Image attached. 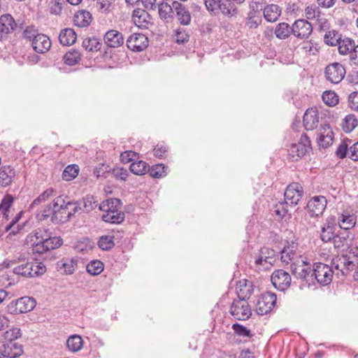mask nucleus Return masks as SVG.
<instances>
[{
	"mask_svg": "<svg viewBox=\"0 0 358 358\" xmlns=\"http://www.w3.org/2000/svg\"><path fill=\"white\" fill-rule=\"evenodd\" d=\"M25 260V255H20L10 260H6L3 264L7 268L16 265L13 267V273L24 278L38 277L45 273L46 267L42 262Z\"/></svg>",
	"mask_w": 358,
	"mask_h": 358,
	"instance_id": "f257e3e1",
	"label": "nucleus"
},
{
	"mask_svg": "<svg viewBox=\"0 0 358 358\" xmlns=\"http://www.w3.org/2000/svg\"><path fill=\"white\" fill-rule=\"evenodd\" d=\"M48 230L38 229L35 231L34 236L36 242L32 244V251L34 254L42 255L49 250L59 248L63 240L60 237H51Z\"/></svg>",
	"mask_w": 358,
	"mask_h": 358,
	"instance_id": "f03ea898",
	"label": "nucleus"
},
{
	"mask_svg": "<svg viewBox=\"0 0 358 358\" xmlns=\"http://www.w3.org/2000/svg\"><path fill=\"white\" fill-rule=\"evenodd\" d=\"M334 271L332 266L321 262L315 263L313 268L311 280H316L322 286L329 285L333 278Z\"/></svg>",
	"mask_w": 358,
	"mask_h": 358,
	"instance_id": "7ed1b4c3",
	"label": "nucleus"
},
{
	"mask_svg": "<svg viewBox=\"0 0 358 358\" xmlns=\"http://www.w3.org/2000/svg\"><path fill=\"white\" fill-rule=\"evenodd\" d=\"M73 205V201H65L62 196L55 199L56 211L51 217V222L61 224L68 222L71 219V213H69V207Z\"/></svg>",
	"mask_w": 358,
	"mask_h": 358,
	"instance_id": "20e7f679",
	"label": "nucleus"
},
{
	"mask_svg": "<svg viewBox=\"0 0 358 358\" xmlns=\"http://www.w3.org/2000/svg\"><path fill=\"white\" fill-rule=\"evenodd\" d=\"M312 149L311 141L303 133L297 143H292L288 149V155L292 161H298Z\"/></svg>",
	"mask_w": 358,
	"mask_h": 358,
	"instance_id": "39448f33",
	"label": "nucleus"
},
{
	"mask_svg": "<svg viewBox=\"0 0 358 358\" xmlns=\"http://www.w3.org/2000/svg\"><path fill=\"white\" fill-rule=\"evenodd\" d=\"M36 305V302L34 298L24 296L12 301L7 306V311L13 315L25 313L31 311Z\"/></svg>",
	"mask_w": 358,
	"mask_h": 358,
	"instance_id": "423d86ee",
	"label": "nucleus"
},
{
	"mask_svg": "<svg viewBox=\"0 0 358 358\" xmlns=\"http://www.w3.org/2000/svg\"><path fill=\"white\" fill-rule=\"evenodd\" d=\"M230 314L237 320H246L252 315L248 302L243 299H234L230 307Z\"/></svg>",
	"mask_w": 358,
	"mask_h": 358,
	"instance_id": "0eeeda50",
	"label": "nucleus"
},
{
	"mask_svg": "<svg viewBox=\"0 0 358 358\" xmlns=\"http://www.w3.org/2000/svg\"><path fill=\"white\" fill-rule=\"evenodd\" d=\"M338 222L334 215L327 217L322 223L320 237L322 242L329 243L335 238Z\"/></svg>",
	"mask_w": 358,
	"mask_h": 358,
	"instance_id": "6e6552de",
	"label": "nucleus"
},
{
	"mask_svg": "<svg viewBox=\"0 0 358 358\" xmlns=\"http://www.w3.org/2000/svg\"><path fill=\"white\" fill-rule=\"evenodd\" d=\"M277 297L275 294L267 292L262 294L257 302V313L264 315L271 312L275 305Z\"/></svg>",
	"mask_w": 358,
	"mask_h": 358,
	"instance_id": "1a4fd4ad",
	"label": "nucleus"
},
{
	"mask_svg": "<svg viewBox=\"0 0 358 358\" xmlns=\"http://www.w3.org/2000/svg\"><path fill=\"white\" fill-rule=\"evenodd\" d=\"M324 75L329 82L338 84L345 77V69L340 63L334 62L325 68Z\"/></svg>",
	"mask_w": 358,
	"mask_h": 358,
	"instance_id": "9d476101",
	"label": "nucleus"
},
{
	"mask_svg": "<svg viewBox=\"0 0 358 358\" xmlns=\"http://www.w3.org/2000/svg\"><path fill=\"white\" fill-rule=\"evenodd\" d=\"M292 35L298 39H307L313 32V26L308 20L298 19L292 24Z\"/></svg>",
	"mask_w": 358,
	"mask_h": 358,
	"instance_id": "9b49d317",
	"label": "nucleus"
},
{
	"mask_svg": "<svg viewBox=\"0 0 358 358\" xmlns=\"http://www.w3.org/2000/svg\"><path fill=\"white\" fill-rule=\"evenodd\" d=\"M271 280L278 290L284 292L289 287L292 278L288 272L278 269L272 273Z\"/></svg>",
	"mask_w": 358,
	"mask_h": 358,
	"instance_id": "f8f14e48",
	"label": "nucleus"
},
{
	"mask_svg": "<svg viewBox=\"0 0 358 358\" xmlns=\"http://www.w3.org/2000/svg\"><path fill=\"white\" fill-rule=\"evenodd\" d=\"M303 195V189L301 184L292 182L289 184L285 191V200L291 205H296Z\"/></svg>",
	"mask_w": 358,
	"mask_h": 358,
	"instance_id": "ddd939ff",
	"label": "nucleus"
},
{
	"mask_svg": "<svg viewBox=\"0 0 358 358\" xmlns=\"http://www.w3.org/2000/svg\"><path fill=\"white\" fill-rule=\"evenodd\" d=\"M327 204L325 196H313L307 204L308 213L311 217H319L323 214Z\"/></svg>",
	"mask_w": 358,
	"mask_h": 358,
	"instance_id": "4468645a",
	"label": "nucleus"
},
{
	"mask_svg": "<svg viewBox=\"0 0 358 358\" xmlns=\"http://www.w3.org/2000/svg\"><path fill=\"white\" fill-rule=\"evenodd\" d=\"M23 353V346L15 341L4 342L0 349V358H17Z\"/></svg>",
	"mask_w": 358,
	"mask_h": 358,
	"instance_id": "2eb2a0df",
	"label": "nucleus"
},
{
	"mask_svg": "<svg viewBox=\"0 0 358 358\" xmlns=\"http://www.w3.org/2000/svg\"><path fill=\"white\" fill-rule=\"evenodd\" d=\"M127 48L134 52H141L148 45V39L143 34H133L126 41Z\"/></svg>",
	"mask_w": 358,
	"mask_h": 358,
	"instance_id": "dca6fc26",
	"label": "nucleus"
},
{
	"mask_svg": "<svg viewBox=\"0 0 358 358\" xmlns=\"http://www.w3.org/2000/svg\"><path fill=\"white\" fill-rule=\"evenodd\" d=\"M291 271L296 278L301 279L310 284L309 281L311 280L310 275H312L313 268L306 262L302 261L301 264H292Z\"/></svg>",
	"mask_w": 358,
	"mask_h": 358,
	"instance_id": "f3484780",
	"label": "nucleus"
},
{
	"mask_svg": "<svg viewBox=\"0 0 358 358\" xmlns=\"http://www.w3.org/2000/svg\"><path fill=\"white\" fill-rule=\"evenodd\" d=\"M319 112L315 108H308L303 117V124L306 130L312 131L316 129L319 124Z\"/></svg>",
	"mask_w": 358,
	"mask_h": 358,
	"instance_id": "a211bd4d",
	"label": "nucleus"
},
{
	"mask_svg": "<svg viewBox=\"0 0 358 358\" xmlns=\"http://www.w3.org/2000/svg\"><path fill=\"white\" fill-rule=\"evenodd\" d=\"M103 41L108 47L117 48L124 44V38L119 31L110 29L104 34Z\"/></svg>",
	"mask_w": 358,
	"mask_h": 358,
	"instance_id": "6ab92c4d",
	"label": "nucleus"
},
{
	"mask_svg": "<svg viewBox=\"0 0 358 358\" xmlns=\"http://www.w3.org/2000/svg\"><path fill=\"white\" fill-rule=\"evenodd\" d=\"M174 12L178 22L183 26H187L191 22L192 16L188 8L182 3L174 1Z\"/></svg>",
	"mask_w": 358,
	"mask_h": 358,
	"instance_id": "aec40b11",
	"label": "nucleus"
},
{
	"mask_svg": "<svg viewBox=\"0 0 358 358\" xmlns=\"http://www.w3.org/2000/svg\"><path fill=\"white\" fill-rule=\"evenodd\" d=\"M132 17L134 23L142 29H148L153 24L151 15L145 10H134Z\"/></svg>",
	"mask_w": 358,
	"mask_h": 358,
	"instance_id": "412c9836",
	"label": "nucleus"
},
{
	"mask_svg": "<svg viewBox=\"0 0 358 358\" xmlns=\"http://www.w3.org/2000/svg\"><path fill=\"white\" fill-rule=\"evenodd\" d=\"M31 47L37 53L44 54L50 50L51 41L47 35L40 33L31 42Z\"/></svg>",
	"mask_w": 358,
	"mask_h": 358,
	"instance_id": "4be33fe9",
	"label": "nucleus"
},
{
	"mask_svg": "<svg viewBox=\"0 0 358 358\" xmlns=\"http://www.w3.org/2000/svg\"><path fill=\"white\" fill-rule=\"evenodd\" d=\"M276 252L274 250L263 247L259 250V256L255 259V263L257 266L259 265H272L275 261Z\"/></svg>",
	"mask_w": 358,
	"mask_h": 358,
	"instance_id": "5701e85b",
	"label": "nucleus"
},
{
	"mask_svg": "<svg viewBox=\"0 0 358 358\" xmlns=\"http://www.w3.org/2000/svg\"><path fill=\"white\" fill-rule=\"evenodd\" d=\"M298 249V243L296 241L292 240L286 241L283 249L281 250V260L282 262L288 264L296 255V250Z\"/></svg>",
	"mask_w": 358,
	"mask_h": 358,
	"instance_id": "b1692460",
	"label": "nucleus"
},
{
	"mask_svg": "<svg viewBox=\"0 0 358 358\" xmlns=\"http://www.w3.org/2000/svg\"><path fill=\"white\" fill-rule=\"evenodd\" d=\"M17 24L10 14H4L0 17V41L3 35H7L14 31Z\"/></svg>",
	"mask_w": 358,
	"mask_h": 358,
	"instance_id": "393cba45",
	"label": "nucleus"
},
{
	"mask_svg": "<svg viewBox=\"0 0 358 358\" xmlns=\"http://www.w3.org/2000/svg\"><path fill=\"white\" fill-rule=\"evenodd\" d=\"M157 8L159 17L164 22H169L173 19V13L175 10L173 8V1L172 2V5L164 1L159 2L157 4Z\"/></svg>",
	"mask_w": 358,
	"mask_h": 358,
	"instance_id": "a878e982",
	"label": "nucleus"
},
{
	"mask_svg": "<svg viewBox=\"0 0 358 358\" xmlns=\"http://www.w3.org/2000/svg\"><path fill=\"white\" fill-rule=\"evenodd\" d=\"M15 176V169L10 166H3L0 168V186H9Z\"/></svg>",
	"mask_w": 358,
	"mask_h": 358,
	"instance_id": "bb28decb",
	"label": "nucleus"
},
{
	"mask_svg": "<svg viewBox=\"0 0 358 358\" xmlns=\"http://www.w3.org/2000/svg\"><path fill=\"white\" fill-rule=\"evenodd\" d=\"M124 213L117 210L115 211L106 210V212L102 215L103 221L110 224H120L124 220Z\"/></svg>",
	"mask_w": 358,
	"mask_h": 358,
	"instance_id": "cd10ccee",
	"label": "nucleus"
},
{
	"mask_svg": "<svg viewBox=\"0 0 358 358\" xmlns=\"http://www.w3.org/2000/svg\"><path fill=\"white\" fill-rule=\"evenodd\" d=\"M77 262L78 260L74 258L63 259L57 262V269L59 271L64 274H72L74 272L76 267L77 266Z\"/></svg>",
	"mask_w": 358,
	"mask_h": 358,
	"instance_id": "c85d7f7f",
	"label": "nucleus"
},
{
	"mask_svg": "<svg viewBox=\"0 0 358 358\" xmlns=\"http://www.w3.org/2000/svg\"><path fill=\"white\" fill-rule=\"evenodd\" d=\"M324 133H321L317 138V143L320 147L326 148L332 144L334 141V132L329 124H324L323 127Z\"/></svg>",
	"mask_w": 358,
	"mask_h": 358,
	"instance_id": "c756f323",
	"label": "nucleus"
},
{
	"mask_svg": "<svg viewBox=\"0 0 358 358\" xmlns=\"http://www.w3.org/2000/svg\"><path fill=\"white\" fill-rule=\"evenodd\" d=\"M92 15L89 11L82 10L76 12L73 16V23L79 27H86L91 23Z\"/></svg>",
	"mask_w": 358,
	"mask_h": 358,
	"instance_id": "7c9ffc66",
	"label": "nucleus"
},
{
	"mask_svg": "<svg viewBox=\"0 0 358 358\" xmlns=\"http://www.w3.org/2000/svg\"><path fill=\"white\" fill-rule=\"evenodd\" d=\"M252 283L244 280L243 281H239V283L236 287V293L238 299L246 300L250 298L253 289L252 288Z\"/></svg>",
	"mask_w": 358,
	"mask_h": 358,
	"instance_id": "2f4dec72",
	"label": "nucleus"
},
{
	"mask_svg": "<svg viewBox=\"0 0 358 358\" xmlns=\"http://www.w3.org/2000/svg\"><path fill=\"white\" fill-rule=\"evenodd\" d=\"M76 34L71 28H65L62 29L59 35V40L63 45H73L76 41Z\"/></svg>",
	"mask_w": 358,
	"mask_h": 358,
	"instance_id": "473e14b6",
	"label": "nucleus"
},
{
	"mask_svg": "<svg viewBox=\"0 0 358 358\" xmlns=\"http://www.w3.org/2000/svg\"><path fill=\"white\" fill-rule=\"evenodd\" d=\"M281 15L280 8L275 4L266 6L264 9V17L268 22H275Z\"/></svg>",
	"mask_w": 358,
	"mask_h": 358,
	"instance_id": "72a5a7b5",
	"label": "nucleus"
},
{
	"mask_svg": "<svg viewBox=\"0 0 358 358\" xmlns=\"http://www.w3.org/2000/svg\"><path fill=\"white\" fill-rule=\"evenodd\" d=\"M84 341L78 334L70 336L66 340V348L71 352H77L83 348Z\"/></svg>",
	"mask_w": 358,
	"mask_h": 358,
	"instance_id": "f704fd0d",
	"label": "nucleus"
},
{
	"mask_svg": "<svg viewBox=\"0 0 358 358\" xmlns=\"http://www.w3.org/2000/svg\"><path fill=\"white\" fill-rule=\"evenodd\" d=\"M274 33L278 39L285 40L292 35V26L287 22H280L276 25Z\"/></svg>",
	"mask_w": 358,
	"mask_h": 358,
	"instance_id": "c9c22d12",
	"label": "nucleus"
},
{
	"mask_svg": "<svg viewBox=\"0 0 358 358\" xmlns=\"http://www.w3.org/2000/svg\"><path fill=\"white\" fill-rule=\"evenodd\" d=\"M219 10L226 16H234L237 14L238 10L231 0H220Z\"/></svg>",
	"mask_w": 358,
	"mask_h": 358,
	"instance_id": "e433bc0d",
	"label": "nucleus"
},
{
	"mask_svg": "<svg viewBox=\"0 0 358 358\" xmlns=\"http://www.w3.org/2000/svg\"><path fill=\"white\" fill-rule=\"evenodd\" d=\"M352 240L351 234L348 230H343V231L336 232L335 238L332 240V242L336 248H341L345 245H348V241Z\"/></svg>",
	"mask_w": 358,
	"mask_h": 358,
	"instance_id": "4c0bfd02",
	"label": "nucleus"
},
{
	"mask_svg": "<svg viewBox=\"0 0 358 358\" xmlns=\"http://www.w3.org/2000/svg\"><path fill=\"white\" fill-rule=\"evenodd\" d=\"M341 229L343 230H349L355 227L356 224V217L353 214L350 213H344L339 217L338 222Z\"/></svg>",
	"mask_w": 358,
	"mask_h": 358,
	"instance_id": "58836bf2",
	"label": "nucleus"
},
{
	"mask_svg": "<svg viewBox=\"0 0 358 358\" xmlns=\"http://www.w3.org/2000/svg\"><path fill=\"white\" fill-rule=\"evenodd\" d=\"M55 211H56V207L55 206V199L50 203L45 205L43 209L37 212L36 214V219L38 221H44L48 218H50L53 216Z\"/></svg>",
	"mask_w": 358,
	"mask_h": 358,
	"instance_id": "ea45409f",
	"label": "nucleus"
},
{
	"mask_svg": "<svg viewBox=\"0 0 358 358\" xmlns=\"http://www.w3.org/2000/svg\"><path fill=\"white\" fill-rule=\"evenodd\" d=\"M78 205L82 207V212L90 213L96 206V201L92 195H87L81 200H78Z\"/></svg>",
	"mask_w": 358,
	"mask_h": 358,
	"instance_id": "a19ab883",
	"label": "nucleus"
},
{
	"mask_svg": "<svg viewBox=\"0 0 358 358\" xmlns=\"http://www.w3.org/2000/svg\"><path fill=\"white\" fill-rule=\"evenodd\" d=\"M83 47L89 52H97L100 50L102 43L100 39L95 37H88L83 40Z\"/></svg>",
	"mask_w": 358,
	"mask_h": 358,
	"instance_id": "79ce46f5",
	"label": "nucleus"
},
{
	"mask_svg": "<svg viewBox=\"0 0 358 358\" xmlns=\"http://www.w3.org/2000/svg\"><path fill=\"white\" fill-rule=\"evenodd\" d=\"M262 20L260 13L252 9L248 14L245 24L249 29H256L261 24Z\"/></svg>",
	"mask_w": 358,
	"mask_h": 358,
	"instance_id": "37998d69",
	"label": "nucleus"
},
{
	"mask_svg": "<svg viewBox=\"0 0 358 358\" xmlns=\"http://www.w3.org/2000/svg\"><path fill=\"white\" fill-rule=\"evenodd\" d=\"M81 59V54L79 50L71 49L63 57L64 64L69 66H73L78 64Z\"/></svg>",
	"mask_w": 358,
	"mask_h": 358,
	"instance_id": "c03bdc74",
	"label": "nucleus"
},
{
	"mask_svg": "<svg viewBox=\"0 0 358 358\" xmlns=\"http://www.w3.org/2000/svg\"><path fill=\"white\" fill-rule=\"evenodd\" d=\"M338 51L341 55H347L352 52L355 48V41L349 38H345L344 39H341L338 43Z\"/></svg>",
	"mask_w": 358,
	"mask_h": 358,
	"instance_id": "a18cd8bd",
	"label": "nucleus"
},
{
	"mask_svg": "<svg viewBox=\"0 0 358 358\" xmlns=\"http://www.w3.org/2000/svg\"><path fill=\"white\" fill-rule=\"evenodd\" d=\"M148 168L149 166L145 162L138 160L134 161L131 164L129 170L135 175L141 176L144 175L147 171H148Z\"/></svg>",
	"mask_w": 358,
	"mask_h": 358,
	"instance_id": "49530a36",
	"label": "nucleus"
},
{
	"mask_svg": "<svg viewBox=\"0 0 358 358\" xmlns=\"http://www.w3.org/2000/svg\"><path fill=\"white\" fill-rule=\"evenodd\" d=\"M121 205L120 199L113 198L102 202L99 206V209L105 212H106V210H121Z\"/></svg>",
	"mask_w": 358,
	"mask_h": 358,
	"instance_id": "de8ad7c7",
	"label": "nucleus"
},
{
	"mask_svg": "<svg viewBox=\"0 0 358 358\" xmlns=\"http://www.w3.org/2000/svg\"><path fill=\"white\" fill-rule=\"evenodd\" d=\"M53 192L54 190L52 189L45 190L32 201L29 207V210H33L36 206L48 201L53 195Z\"/></svg>",
	"mask_w": 358,
	"mask_h": 358,
	"instance_id": "09e8293b",
	"label": "nucleus"
},
{
	"mask_svg": "<svg viewBox=\"0 0 358 358\" xmlns=\"http://www.w3.org/2000/svg\"><path fill=\"white\" fill-rule=\"evenodd\" d=\"M167 166L163 164H158L153 165L150 168H148V172L150 176L154 178H160L166 176Z\"/></svg>",
	"mask_w": 358,
	"mask_h": 358,
	"instance_id": "8fccbe9b",
	"label": "nucleus"
},
{
	"mask_svg": "<svg viewBox=\"0 0 358 358\" xmlns=\"http://www.w3.org/2000/svg\"><path fill=\"white\" fill-rule=\"evenodd\" d=\"M341 39V35L336 30L327 31L324 36V43L331 46L338 45Z\"/></svg>",
	"mask_w": 358,
	"mask_h": 358,
	"instance_id": "3c124183",
	"label": "nucleus"
},
{
	"mask_svg": "<svg viewBox=\"0 0 358 358\" xmlns=\"http://www.w3.org/2000/svg\"><path fill=\"white\" fill-rule=\"evenodd\" d=\"M358 124V120L353 114L347 115L342 124V128L345 133L351 132Z\"/></svg>",
	"mask_w": 358,
	"mask_h": 358,
	"instance_id": "603ef678",
	"label": "nucleus"
},
{
	"mask_svg": "<svg viewBox=\"0 0 358 358\" xmlns=\"http://www.w3.org/2000/svg\"><path fill=\"white\" fill-rule=\"evenodd\" d=\"M79 173V167L76 164L67 166L62 173V178L66 181H70L77 177Z\"/></svg>",
	"mask_w": 358,
	"mask_h": 358,
	"instance_id": "864d4df0",
	"label": "nucleus"
},
{
	"mask_svg": "<svg viewBox=\"0 0 358 358\" xmlns=\"http://www.w3.org/2000/svg\"><path fill=\"white\" fill-rule=\"evenodd\" d=\"M86 270L92 275H97L103 270V264L99 260H92L86 266Z\"/></svg>",
	"mask_w": 358,
	"mask_h": 358,
	"instance_id": "5fc2aeb1",
	"label": "nucleus"
},
{
	"mask_svg": "<svg viewBox=\"0 0 358 358\" xmlns=\"http://www.w3.org/2000/svg\"><path fill=\"white\" fill-rule=\"evenodd\" d=\"M98 245L102 250H110L114 245V236L109 235H104L99 238L98 241Z\"/></svg>",
	"mask_w": 358,
	"mask_h": 358,
	"instance_id": "6e6d98bb",
	"label": "nucleus"
},
{
	"mask_svg": "<svg viewBox=\"0 0 358 358\" xmlns=\"http://www.w3.org/2000/svg\"><path fill=\"white\" fill-rule=\"evenodd\" d=\"M348 255L338 256L332 260V268L340 271L343 275L345 273Z\"/></svg>",
	"mask_w": 358,
	"mask_h": 358,
	"instance_id": "4d7b16f0",
	"label": "nucleus"
},
{
	"mask_svg": "<svg viewBox=\"0 0 358 358\" xmlns=\"http://www.w3.org/2000/svg\"><path fill=\"white\" fill-rule=\"evenodd\" d=\"M352 143V141L350 139L346 138L344 139L337 147V149L336 150L335 155L338 159H344L346 157L348 152V147L350 144Z\"/></svg>",
	"mask_w": 358,
	"mask_h": 358,
	"instance_id": "13d9d810",
	"label": "nucleus"
},
{
	"mask_svg": "<svg viewBox=\"0 0 358 358\" xmlns=\"http://www.w3.org/2000/svg\"><path fill=\"white\" fill-rule=\"evenodd\" d=\"M322 98L329 106H334L338 103V96L333 91H325L322 94Z\"/></svg>",
	"mask_w": 358,
	"mask_h": 358,
	"instance_id": "bf43d9fd",
	"label": "nucleus"
},
{
	"mask_svg": "<svg viewBox=\"0 0 358 358\" xmlns=\"http://www.w3.org/2000/svg\"><path fill=\"white\" fill-rule=\"evenodd\" d=\"M287 201H280L273 206V212L280 218L285 217L288 213Z\"/></svg>",
	"mask_w": 358,
	"mask_h": 358,
	"instance_id": "052dcab7",
	"label": "nucleus"
},
{
	"mask_svg": "<svg viewBox=\"0 0 358 358\" xmlns=\"http://www.w3.org/2000/svg\"><path fill=\"white\" fill-rule=\"evenodd\" d=\"M39 34L38 29L34 25L27 26L22 33L24 38L31 42L35 39V36H38Z\"/></svg>",
	"mask_w": 358,
	"mask_h": 358,
	"instance_id": "680f3d73",
	"label": "nucleus"
},
{
	"mask_svg": "<svg viewBox=\"0 0 358 358\" xmlns=\"http://www.w3.org/2000/svg\"><path fill=\"white\" fill-rule=\"evenodd\" d=\"M112 169L105 164H99L94 169V176L99 178L100 177L106 178L107 174L111 171Z\"/></svg>",
	"mask_w": 358,
	"mask_h": 358,
	"instance_id": "e2e57ef3",
	"label": "nucleus"
},
{
	"mask_svg": "<svg viewBox=\"0 0 358 358\" xmlns=\"http://www.w3.org/2000/svg\"><path fill=\"white\" fill-rule=\"evenodd\" d=\"M232 329L235 334L243 337L251 338L252 334L250 329H248L245 327L238 323H235L232 325Z\"/></svg>",
	"mask_w": 358,
	"mask_h": 358,
	"instance_id": "0e129e2a",
	"label": "nucleus"
},
{
	"mask_svg": "<svg viewBox=\"0 0 358 358\" xmlns=\"http://www.w3.org/2000/svg\"><path fill=\"white\" fill-rule=\"evenodd\" d=\"M21 336V331L19 328H12L4 333L5 342L15 341Z\"/></svg>",
	"mask_w": 358,
	"mask_h": 358,
	"instance_id": "69168bd1",
	"label": "nucleus"
},
{
	"mask_svg": "<svg viewBox=\"0 0 358 358\" xmlns=\"http://www.w3.org/2000/svg\"><path fill=\"white\" fill-rule=\"evenodd\" d=\"M13 202V196L8 194H6L0 203V212H2L6 215V213L8 210Z\"/></svg>",
	"mask_w": 358,
	"mask_h": 358,
	"instance_id": "338daca9",
	"label": "nucleus"
},
{
	"mask_svg": "<svg viewBox=\"0 0 358 358\" xmlns=\"http://www.w3.org/2000/svg\"><path fill=\"white\" fill-rule=\"evenodd\" d=\"M189 36L184 29H178L176 33V42L178 44H184L189 41Z\"/></svg>",
	"mask_w": 358,
	"mask_h": 358,
	"instance_id": "774afa93",
	"label": "nucleus"
}]
</instances>
